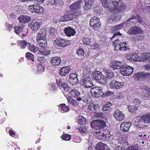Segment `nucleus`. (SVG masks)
Wrapping results in <instances>:
<instances>
[{
    "label": "nucleus",
    "instance_id": "1",
    "mask_svg": "<svg viewBox=\"0 0 150 150\" xmlns=\"http://www.w3.org/2000/svg\"><path fill=\"white\" fill-rule=\"evenodd\" d=\"M102 6L105 8H109L112 11L123 12L126 9L124 4L122 3V0H100Z\"/></svg>",
    "mask_w": 150,
    "mask_h": 150
},
{
    "label": "nucleus",
    "instance_id": "57",
    "mask_svg": "<svg viewBox=\"0 0 150 150\" xmlns=\"http://www.w3.org/2000/svg\"><path fill=\"white\" fill-rule=\"evenodd\" d=\"M120 17L118 16H117L116 15H112L110 17V19L112 21H116L118 19H120Z\"/></svg>",
    "mask_w": 150,
    "mask_h": 150
},
{
    "label": "nucleus",
    "instance_id": "29",
    "mask_svg": "<svg viewBox=\"0 0 150 150\" xmlns=\"http://www.w3.org/2000/svg\"><path fill=\"white\" fill-rule=\"evenodd\" d=\"M81 3V2L80 1H76L70 6V9L74 11L78 10L80 9Z\"/></svg>",
    "mask_w": 150,
    "mask_h": 150
},
{
    "label": "nucleus",
    "instance_id": "43",
    "mask_svg": "<svg viewBox=\"0 0 150 150\" xmlns=\"http://www.w3.org/2000/svg\"><path fill=\"white\" fill-rule=\"evenodd\" d=\"M111 103L110 102H107L103 106V110L104 111H110L111 108Z\"/></svg>",
    "mask_w": 150,
    "mask_h": 150
},
{
    "label": "nucleus",
    "instance_id": "27",
    "mask_svg": "<svg viewBox=\"0 0 150 150\" xmlns=\"http://www.w3.org/2000/svg\"><path fill=\"white\" fill-rule=\"evenodd\" d=\"M70 69V67L69 66L63 67L60 69L59 74L60 75L63 76H65L69 73Z\"/></svg>",
    "mask_w": 150,
    "mask_h": 150
},
{
    "label": "nucleus",
    "instance_id": "32",
    "mask_svg": "<svg viewBox=\"0 0 150 150\" xmlns=\"http://www.w3.org/2000/svg\"><path fill=\"white\" fill-rule=\"evenodd\" d=\"M142 116L141 119L138 121H136L135 123V126L138 128H143L146 125Z\"/></svg>",
    "mask_w": 150,
    "mask_h": 150
},
{
    "label": "nucleus",
    "instance_id": "22",
    "mask_svg": "<svg viewBox=\"0 0 150 150\" xmlns=\"http://www.w3.org/2000/svg\"><path fill=\"white\" fill-rule=\"evenodd\" d=\"M94 0H85V5L83 6V8L85 11L90 9L94 4Z\"/></svg>",
    "mask_w": 150,
    "mask_h": 150
},
{
    "label": "nucleus",
    "instance_id": "26",
    "mask_svg": "<svg viewBox=\"0 0 150 150\" xmlns=\"http://www.w3.org/2000/svg\"><path fill=\"white\" fill-rule=\"evenodd\" d=\"M141 61L146 62H150V53L146 52L142 53L141 54Z\"/></svg>",
    "mask_w": 150,
    "mask_h": 150
},
{
    "label": "nucleus",
    "instance_id": "40",
    "mask_svg": "<svg viewBox=\"0 0 150 150\" xmlns=\"http://www.w3.org/2000/svg\"><path fill=\"white\" fill-rule=\"evenodd\" d=\"M102 75L101 73L98 71H95L93 74V76L94 79L98 81L99 80H100V78Z\"/></svg>",
    "mask_w": 150,
    "mask_h": 150
},
{
    "label": "nucleus",
    "instance_id": "47",
    "mask_svg": "<svg viewBox=\"0 0 150 150\" xmlns=\"http://www.w3.org/2000/svg\"><path fill=\"white\" fill-rule=\"evenodd\" d=\"M27 45V42L25 40H21L18 42V46L21 49L25 48Z\"/></svg>",
    "mask_w": 150,
    "mask_h": 150
},
{
    "label": "nucleus",
    "instance_id": "24",
    "mask_svg": "<svg viewBox=\"0 0 150 150\" xmlns=\"http://www.w3.org/2000/svg\"><path fill=\"white\" fill-rule=\"evenodd\" d=\"M95 149V150H109L108 146L102 142H99L97 144Z\"/></svg>",
    "mask_w": 150,
    "mask_h": 150
},
{
    "label": "nucleus",
    "instance_id": "3",
    "mask_svg": "<svg viewBox=\"0 0 150 150\" xmlns=\"http://www.w3.org/2000/svg\"><path fill=\"white\" fill-rule=\"evenodd\" d=\"M133 71V68L126 64L120 67V72L123 76H130L132 74Z\"/></svg>",
    "mask_w": 150,
    "mask_h": 150
},
{
    "label": "nucleus",
    "instance_id": "37",
    "mask_svg": "<svg viewBox=\"0 0 150 150\" xmlns=\"http://www.w3.org/2000/svg\"><path fill=\"white\" fill-rule=\"evenodd\" d=\"M42 48H43L40 50L39 51L40 53L45 56H47L50 54L51 51L45 48V47Z\"/></svg>",
    "mask_w": 150,
    "mask_h": 150
},
{
    "label": "nucleus",
    "instance_id": "63",
    "mask_svg": "<svg viewBox=\"0 0 150 150\" xmlns=\"http://www.w3.org/2000/svg\"><path fill=\"white\" fill-rule=\"evenodd\" d=\"M45 67L42 66V65H39L38 66L37 71L38 72H43L44 71Z\"/></svg>",
    "mask_w": 150,
    "mask_h": 150
},
{
    "label": "nucleus",
    "instance_id": "17",
    "mask_svg": "<svg viewBox=\"0 0 150 150\" xmlns=\"http://www.w3.org/2000/svg\"><path fill=\"white\" fill-rule=\"evenodd\" d=\"M82 85L86 88H91L93 86L92 81L88 78L83 79L82 81Z\"/></svg>",
    "mask_w": 150,
    "mask_h": 150
},
{
    "label": "nucleus",
    "instance_id": "13",
    "mask_svg": "<svg viewBox=\"0 0 150 150\" xmlns=\"http://www.w3.org/2000/svg\"><path fill=\"white\" fill-rule=\"evenodd\" d=\"M78 76L76 73L70 74L69 78V82L73 85H76L77 84L79 83Z\"/></svg>",
    "mask_w": 150,
    "mask_h": 150
},
{
    "label": "nucleus",
    "instance_id": "55",
    "mask_svg": "<svg viewBox=\"0 0 150 150\" xmlns=\"http://www.w3.org/2000/svg\"><path fill=\"white\" fill-rule=\"evenodd\" d=\"M57 85L60 87L61 88L65 83L64 80V79H59L57 80Z\"/></svg>",
    "mask_w": 150,
    "mask_h": 150
},
{
    "label": "nucleus",
    "instance_id": "21",
    "mask_svg": "<svg viewBox=\"0 0 150 150\" xmlns=\"http://www.w3.org/2000/svg\"><path fill=\"white\" fill-rule=\"evenodd\" d=\"M18 18L19 23H27L30 21L31 20L30 17L25 15H21L18 17Z\"/></svg>",
    "mask_w": 150,
    "mask_h": 150
},
{
    "label": "nucleus",
    "instance_id": "5",
    "mask_svg": "<svg viewBox=\"0 0 150 150\" xmlns=\"http://www.w3.org/2000/svg\"><path fill=\"white\" fill-rule=\"evenodd\" d=\"M114 46V51L117 52H120L121 51H126L130 49V47L128 43L127 42H123L121 45H119L116 43Z\"/></svg>",
    "mask_w": 150,
    "mask_h": 150
},
{
    "label": "nucleus",
    "instance_id": "15",
    "mask_svg": "<svg viewBox=\"0 0 150 150\" xmlns=\"http://www.w3.org/2000/svg\"><path fill=\"white\" fill-rule=\"evenodd\" d=\"M71 12L69 11L66 13L64 16L60 17V21L61 22H65L70 21L73 19V17Z\"/></svg>",
    "mask_w": 150,
    "mask_h": 150
},
{
    "label": "nucleus",
    "instance_id": "6",
    "mask_svg": "<svg viewBox=\"0 0 150 150\" xmlns=\"http://www.w3.org/2000/svg\"><path fill=\"white\" fill-rule=\"evenodd\" d=\"M41 22V19L34 20L30 23L28 26L33 31L36 32L40 28Z\"/></svg>",
    "mask_w": 150,
    "mask_h": 150
},
{
    "label": "nucleus",
    "instance_id": "4",
    "mask_svg": "<svg viewBox=\"0 0 150 150\" xmlns=\"http://www.w3.org/2000/svg\"><path fill=\"white\" fill-rule=\"evenodd\" d=\"M91 93L93 97L99 98L103 97L104 93L101 87H96L91 89Z\"/></svg>",
    "mask_w": 150,
    "mask_h": 150
},
{
    "label": "nucleus",
    "instance_id": "12",
    "mask_svg": "<svg viewBox=\"0 0 150 150\" xmlns=\"http://www.w3.org/2000/svg\"><path fill=\"white\" fill-rule=\"evenodd\" d=\"M14 30L15 33L17 34H20L19 36L22 37H25L27 34L25 29L18 26H16L14 28Z\"/></svg>",
    "mask_w": 150,
    "mask_h": 150
},
{
    "label": "nucleus",
    "instance_id": "52",
    "mask_svg": "<svg viewBox=\"0 0 150 150\" xmlns=\"http://www.w3.org/2000/svg\"><path fill=\"white\" fill-rule=\"evenodd\" d=\"M61 137L63 139L66 141H68L70 139L71 135L70 134H63Z\"/></svg>",
    "mask_w": 150,
    "mask_h": 150
},
{
    "label": "nucleus",
    "instance_id": "56",
    "mask_svg": "<svg viewBox=\"0 0 150 150\" xmlns=\"http://www.w3.org/2000/svg\"><path fill=\"white\" fill-rule=\"evenodd\" d=\"M25 56L28 59L34 61V56L31 53L29 52H27L25 54Z\"/></svg>",
    "mask_w": 150,
    "mask_h": 150
},
{
    "label": "nucleus",
    "instance_id": "16",
    "mask_svg": "<svg viewBox=\"0 0 150 150\" xmlns=\"http://www.w3.org/2000/svg\"><path fill=\"white\" fill-rule=\"evenodd\" d=\"M136 94L130 93L129 95L127 97V99L131 101L134 104L137 105L139 104L141 101L138 99V98H134L133 95L136 96Z\"/></svg>",
    "mask_w": 150,
    "mask_h": 150
},
{
    "label": "nucleus",
    "instance_id": "44",
    "mask_svg": "<svg viewBox=\"0 0 150 150\" xmlns=\"http://www.w3.org/2000/svg\"><path fill=\"white\" fill-rule=\"evenodd\" d=\"M76 129L77 130H78L79 132L81 134L83 135L85 132L88 131V130L87 129L86 127L84 126L83 127H77Z\"/></svg>",
    "mask_w": 150,
    "mask_h": 150
},
{
    "label": "nucleus",
    "instance_id": "18",
    "mask_svg": "<svg viewBox=\"0 0 150 150\" xmlns=\"http://www.w3.org/2000/svg\"><path fill=\"white\" fill-rule=\"evenodd\" d=\"M126 58L127 59L133 62L141 61V55L139 56L137 54H134L131 55H127L126 56Z\"/></svg>",
    "mask_w": 150,
    "mask_h": 150
},
{
    "label": "nucleus",
    "instance_id": "23",
    "mask_svg": "<svg viewBox=\"0 0 150 150\" xmlns=\"http://www.w3.org/2000/svg\"><path fill=\"white\" fill-rule=\"evenodd\" d=\"M131 125V124L130 122H123L120 125V129L124 132H127Z\"/></svg>",
    "mask_w": 150,
    "mask_h": 150
},
{
    "label": "nucleus",
    "instance_id": "48",
    "mask_svg": "<svg viewBox=\"0 0 150 150\" xmlns=\"http://www.w3.org/2000/svg\"><path fill=\"white\" fill-rule=\"evenodd\" d=\"M68 103L71 105L74 106H76L78 105V103L76 101L73 99L72 98H67Z\"/></svg>",
    "mask_w": 150,
    "mask_h": 150
},
{
    "label": "nucleus",
    "instance_id": "28",
    "mask_svg": "<svg viewBox=\"0 0 150 150\" xmlns=\"http://www.w3.org/2000/svg\"><path fill=\"white\" fill-rule=\"evenodd\" d=\"M147 133L144 130L142 132H139L137 134V138L139 140H141L142 141H146L148 138L147 137Z\"/></svg>",
    "mask_w": 150,
    "mask_h": 150
},
{
    "label": "nucleus",
    "instance_id": "11",
    "mask_svg": "<svg viewBox=\"0 0 150 150\" xmlns=\"http://www.w3.org/2000/svg\"><path fill=\"white\" fill-rule=\"evenodd\" d=\"M113 116L115 119L118 121L122 120L125 118L124 114L118 109H116L114 112Z\"/></svg>",
    "mask_w": 150,
    "mask_h": 150
},
{
    "label": "nucleus",
    "instance_id": "46",
    "mask_svg": "<svg viewBox=\"0 0 150 150\" xmlns=\"http://www.w3.org/2000/svg\"><path fill=\"white\" fill-rule=\"evenodd\" d=\"M86 119L84 117L82 116H79L78 118V123L79 124L83 125L86 123Z\"/></svg>",
    "mask_w": 150,
    "mask_h": 150
},
{
    "label": "nucleus",
    "instance_id": "20",
    "mask_svg": "<svg viewBox=\"0 0 150 150\" xmlns=\"http://www.w3.org/2000/svg\"><path fill=\"white\" fill-rule=\"evenodd\" d=\"M140 16L137 15L133 16L129 19H128L126 22V24L129 23L130 25L136 24L138 23V20Z\"/></svg>",
    "mask_w": 150,
    "mask_h": 150
},
{
    "label": "nucleus",
    "instance_id": "62",
    "mask_svg": "<svg viewBox=\"0 0 150 150\" xmlns=\"http://www.w3.org/2000/svg\"><path fill=\"white\" fill-rule=\"evenodd\" d=\"M143 80L149 78L150 77V74L149 73H146L145 72H142Z\"/></svg>",
    "mask_w": 150,
    "mask_h": 150
},
{
    "label": "nucleus",
    "instance_id": "64",
    "mask_svg": "<svg viewBox=\"0 0 150 150\" xmlns=\"http://www.w3.org/2000/svg\"><path fill=\"white\" fill-rule=\"evenodd\" d=\"M61 89L63 88L64 90L66 91H68L69 89V87L67 85V84L65 83L61 87V88L59 87Z\"/></svg>",
    "mask_w": 150,
    "mask_h": 150
},
{
    "label": "nucleus",
    "instance_id": "53",
    "mask_svg": "<svg viewBox=\"0 0 150 150\" xmlns=\"http://www.w3.org/2000/svg\"><path fill=\"white\" fill-rule=\"evenodd\" d=\"M76 99L78 101H80L81 100H82L84 103H88V100L86 98L85 96L82 97V98H81L80 96L79 97H77Z\"/></svg>",
    "mask_w": 150,
    "mask_h": 150
},
{
    "label": "nucleus",
    "instance_id": "58",
    "mask_svg": "<svg viewBox=\"0 0 150 150\" xmlns=\"http://www.w3.org/2000/svg\"><path fill=\"white\" fill-rule=\"evenodd\" d=\"M37 60L41 63H44L46 61L45 57L44 56H39L37 57Z\"/></svg>",
    "mask_w": 150,
    "mask_h": 150
},
{
    "label": "nucleus",
    "instance_id": "41",
    "mask_svg": "<svg viewBox=\"0 0 150 150\" xmlns=\"http://www.w3.org/2000/svg\"><path fill=\"white\" fill-rule=\"evenodd\" d=\"M103 8L100 6H96L93 11L94 14L95 15H99L103 12Z\"/></svg>",
    "mask_w": 150,
    "mask_h": 150
},
{
    "label": "nucleus",
    "instance_id": "2",
    "mask_svg": "<svg viewBox=\"0 0 150 150\" xmlns=\"http://www.w3.org/2000/svg\"><path fill=\"white\" fill-rule=\"evenodd\" d=\"M46 35V29L44 28L41 29L36 37L38 46L41 47H45L47 46V40L45 38Z\"/></svg>",
    "mask_w": 150,
    "mask_h": 150
},
{
    "label": "nucleus",
    "instance_id": "49",
    "mask_svg": "<svg viewBox=\"0 0 150 150\" xmlns=\"http://www.w3.org/2000/svg\"><path fill=\"white\" fill-rule=\"evenodd\" d=\"M128 108L129 112L133 113H135L137 109V107L134 106L129 105L128 106Z\"/></svg>",
    "mask_w": 150,
    "mask_h": 150
},
{
    "label": "nucleus",
    "instance_id": "7",
    "mask_svg": "<svg viewBox=\"0 0 150 150\" xmlns=\"http://www.w3.org/2000/svg\"><path fill=\"white\" fill-rule=\"evenodd\" d=\"M28 9L32 13H42L43 11V8L38 4L29 6Z\"/></svg>",
    "mask_w": 150,
    "mask_h": 150
},
{
    "label": "nucleus",
    "instance_id": "38",
    "mask_svg": "<svg viewBox=\"0 0 150 150\" xmlns=\"http://www.w3.org/2000/svg\"><path fill=\"white\" fill-rule=\"evenodd\" d=\"M133 77L137 81H141L144 80L142 72L135 74Z\"/></svg>",
    "mask_w": 150,
    "mask_h": 150
},
{
    "label": "nucleus",
    "instance_id": "30",
    "mask_svg": "<svg viewBox=\"0 0 150 150\" xmlns=\"http://www.w3.org/2000/svg\"><path fill=\"white\" fill-rule=\"evenodd\" d=\"M121 63L119 61L114 60L112 61L110 64V67L115 70L120 68Z\"/></svg>",
    "mask_w": 150,
    "mask_h": 150
},
{
    "label": "nucleus",
    "instance_id": "51",
    "mask_svg": "<svg viewBox=\"0 0 150 150\" xmlns=\"http://www.w3.org/2000/svg\"><path fill=\"white\" fill-rule=\"evenodd\" d=\"M98 122V128H104L106 126V124L103 120H99Z\"/></svg>",
    "mask_w": 150,
    "mask_h": 150
},
{
    "label": "nucleus",
    "instance_id": "45",
    "mask_svg": "<svg viewBox=\"0 0 150 150\" xmlns=\"http://www.w3.org/2000/svg\"><path fill=\"white\" fill-rule=\"evenodd\" d=\"M29 50L31 52L34 53H36L39 51V48L36 46H35L33 45L29 44Z\"/></svg>",
    "mask_w": 150,
    "mask_h": 150
},
{
    "label": "nucleus",
    "instance_id": "42",
    "mask_svg": "<svg viewBox=\"0 0 150 150\" xmlns=\"http://www.w3.org/2000/svg\"><path fill=\"white\" fill-rule=\"evenodd\" d=\"M132 38V40L134 42L142 40L144 38V36L142 35H138L136 34Z\"/></svg>",
    "mask_w": 150,
    "mask_h": 150
},
{
    "label": "nucleus",
    "instance_id": "36",
    "mask_svg": "<svg viewBox=\"0 0 150 150\" xmlns=\"http://www.w3.org/2000/svg\"><path fill=\"white\" fill-rule=\"evenodd\" d=\"M59 110L61 112L64 113L68 112L69 108L68 106H66L65 104H62L59 105Z\"/></svg>",
    "mask_w": 150,
    "mask_h": 150
},
{
    "label": "nucleus",
    "instance_id": "60",
    "mask_svg": "<svg viewBox=\"0 0 150 150\" xmlns=\"http://www.w3.org/2000/svg\"><path fill=\"white\" fill-rule=\"evenodd\" d=\"M95 116L97 118L103 119L105 117V116L103 115V114L101 112H98L96 113Z\"/></svg>",
    "mask_w": 150,
    "mask_h": 150
},
{
    "label": "nucleus",
    "instance_id": "54",
    "mask_svg": "<svg viewBox=\"0 0 150 150\" xmlns=\"http://www.w3.org/2000/svg\"><path fill=\"white\" fill-rule=\"evenodd\" d=\"M100 80H99L98 82L99 83L103 84L105 83L106 82L107 78L105 76L102 75V76H100Z\"/></svg>",
    "mask_w": 150,
    "mask_h": 150
},
{
    "label": "nucleus",
    "instance_id": "33",
    "mask_svg": "<svg viewBox=\"0 0 150 150\" xmlns=\"http://www.w3.org/2000/svg\"><path fill=\"white\" fill-rule=\"evenodd\" d=\"M142 89V95L144 97L147 98L150 97V88L144 86L143 87Z\"/></svg>",
    "mask_w": 150,
    "mask_h": 150
},
{
    "label": "nucleus",
    "instance_id": "25",
    "mask_svg": "<svg viewBox=\"0 0 150 150\" xmlns=\"http://www.w3.org/2000/svg\"><path fill=\"white\" fill-rule=\"evenodd\" d=\"M61 62V59L60 57L55 56L52 57L50 60V62L52 65L57 66L60 64Z\"/></svg>",
    "mask_w": 150,
    "mask_h": 150
},
{
    "label": "nucleus",
    "instance_id": "35",
    "mask_svg": "<svg viewBox=\"0 0 150 150\" xmlns=\"http://www.w3.org/2000/svg\"><path fill=\"white\" fill-rule=\"evenodd\" d=\"M80 95V93L75 89H72L71 90L69 93V96L73 97H79V96Z\"/></svg>",
    "mask_w": 150,
    "mask_h": 150
},
{
    "label": "nucleus",
    "instance_id": "31",
    "mask_svg": "<svg viewBox=\"0 0 150 150\" xmlns=\"http://www.w3.org/2000/svg\"><path fill=\"white\" fill-rule=\"evenodd\" d=\"M103 72L105 75L107 79H111L114 76L113 72L110 70H107L106 68H104L103 69Z\"/></svg>",
    "mask_w": 150,
    "mask_h": 150
},
{
    "label": "nucleus",
    "instance_id": "14",
    "mask_svg": "<svg viewBox=\"0 0 150 150\" xmlns=\"http://www.w3.org/2000/svg\"><path fill=\"white\" fill-rule=\"evenodd\" d=\"M55 42L58 46L62 47L66 46L70 44L69 41L60 38L57 39Z\"/></svg>",
    "mask_w": 150,
    "mask_h": 150
},
{
    "label": "nucleus",
    "instance_id": "59",
    "mask_svg": "<svg viewBox=\"0 0 150 150\" xmlns=\"http://www.w3.org/2000/svg\"><path fill=\"white\" fill-rule=\"evenodd\" d=\"M77 54L78 56L80 57L83 56L84 54V52L83 49L79 48L77 51Z\"/></svg>",
    "mask_w": 150,
    "mask_h": 150
},
{
    "label": "nucleus",
    "instance_id": "34",
    "mask_svg": "<svg viewBox=\"0 0 150 150\" xmlns=\"http://www.w3.org/2000/svg\"><path fill=\"white\" fill-rule=\"evenodd\" d=\"M99 108L98 104L94 103H91L89 104L88 108L90 110L95 112L98 110Z\"/></svg>",
    "mask_w": 150,
    "mask_h": 150
},
{
    "label": "nucleus",
    "instance_id": "19",
    "mask_svg": "<svg viewBox=\"0 0 150 150\" xmlns=\"http://www.w3.org/2000/svg\"><path fill=\"white\" fill-rule=\"evenodd\" d=\"M64 31L66 35L69 37L75 35L76 33L74 29L70 27H65L64 29Z\"/></svg>",
    "mask_w": 150,
    "mask_h": 150
},
{
    "label": "nucleus",
    "instance_id": "9",
    "mask_svg": "<svg viewBox=\"0 0 150 150\" xmlns=\"http://www.w3.org/2000/svg\"><path fill=\"white\" fill-rule=\"evenodd\" d=\"M143 33V30L140 27L136 26L131 27L127 32L128 33L131 35L142 34Z\"/></svg>",
    "mask_w": 150,
    "mask_h": 150
},
{
    "label": "nucleus",
    "instance_id": "50",
    "mask_svg": "<svg viewBox=\"0 0 150 150\" xmlns=\"http://www.w3.org/2000/svg\"><path fill=\"white\" fill-rule=\"evenodd\" d=\"M99 120H95L92 121L91 123V125L92 128L98 127Z\"/></svg>",
    "mask_w": 150,
    "mask_h": 150
},
{
    "label": "nucleus",
    "instance_id": "39",
    "mask_svg": "<svg viewBox=\"0 0 150 150\" xmlns=\"http://www.w3.org/2000/svg\"><path fill=\"white\" fill-rule=\"evenodd\" d=\"M142 117V118L144 120V121L146 124H149L150 119V113L148 112L146 113Z\"/></svg>",
    "mask_w": 150,
    "mask_h": 150
},
{
    "label": "nucleus",
    "instance_id": "61",
    "mask_svg": "<svg viewBox=\"0 0 150 150\" xmlns=\"http://www.w3.org/2000/svg\"><path fill=\"white\" fill-rule=\"evenodd\" d=\"M82 41L84 44L88 45L90 42V39L89 37L88 38H84L83 39Z\"/></svg>",
    "mask_w": 150,
    "mask_h": 150
},
{
    "label": "nucleus",
    "instance_id": "10",
    "mask_svg": "<svg viewBox=\"0 0 150 150\" xmlns=\"http://www.w3.org/2000/svg\"><path fill=\"white\" fill-rule=\"evenodd\" d=\"M124 85V83L123 82L113 80L110 83L109 87L111 88L118 89L122 88Z\"/></svg>",
    "mask_w": 150,
    "mask_h": 150
},
{
    "label": "nucleus",
    "instance_id": "8",
    "mask_svg": "<svg viewBox=\"0 0 150 150\" xmlns=\"http://www.w3.org/2000/svg\"><path fill=\"white\" fill-rule=\"evenodd\" d=\"M90 25L91 27H93L95 30L100 28L101 25L99 18L96 17H93L90 20Z\"/></svg>",
    "mask_w": 150,
    "mask_h": 150
}]
</instances>
